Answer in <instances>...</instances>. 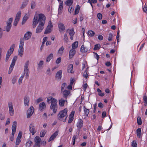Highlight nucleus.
<instances>
[{"instance_id":"f257e3e1","label":"nucleus","mask_w":147,"mask_h":147,"mask_svg":"<svg viewBox=\"0 0 147 147\" xmlns=\"http://www.w3.org/2000/svg\"><path fill=\"white\" fill-rule=\"evenodd\" d=\"M38 16L36 15L34 16L33 21V24L36 25L39 22V25H44L46 20L45 16L42 14H40L38 15Z\"/></svg>"},{"instance_id":"f03ea898","label":"nucleus","mask_w":147,"mask_h":147,"mask_svg":"<svg viewBox=\"0 0 147 147\" xmlns=\"http://www.w3.org/2000/svg\"><path fill=\"white\" fill-rule=\"evenodd\" d=\"M24 44V39L21 38L20 39V44L18 49V55H20L21 57H22L24 53L23 46Z\"/></svg>"},{"instance_id":"7ed1b4c3","label":"nucleus","mask_w":147,"mask_h":147,"mask_svg":"<svg viewBox=\"0 0 147 147\" xmlns=\"http://www.w3.org/2000/svg\"><path fill=\"white\" fill-rule=\"evenodd\" d=\"M29 61H27L25 63L24 66L23 75L26 79H28L29 74V71L28 69Z\"/></svg>"},{"instance_id":"20e7f679","label":"nucleus","mask_w":147,"mask_h":147,"mask_svg":"<svg viewBox=\"0 0 147 147\" xmlns=\"http://www.w3.org/2000/svg\"><path fill=\"white\" fill-rule=\"evenodd\" d=\"M17 125L16 121H14L13 122L12 127V131L11 135L10 137V139L12 142L13 140L14 139V135L16 131Z\"/></svg>"},{"instance_id":"39448f33","label":"nucleus","mask_w":147,"mask_h":147,"mask_svg":"<svg viewBox=\"0 0 147 147\" xmlns=\"http://www.w3.org/2000/svg\"><path fill=\"white\" fill-rule=\"evenodd\" d=\"M67 109L66 108H65L64 110L60 111L58 115V119L60 121H62V118L67 115Z\"/></svg>"},{"instance_id":"423d86ee","label":"nucleus","mask_w":147,"mask_h":147,"mask_svg":"<svg viewBox=\"0 0 147 147\" xmlns=\"http://www.w3.org/2000/svg\"><path fill=\"white\" fill-rule=\"evenodd\" d=\"M57 102V100L55 101H54L51 103L50 107V109L53 110V112L55 114L56 113L58 108Z\"/></svg>"},{"instance_id":"0eeeda50","label":"nucleus","mask_w":147,"mask_h":147,"mask_svg":"<svg viewBox=\"0 0 147 147\" xmlns=\"http://www.w3.org/2000/svg\"><path fill=\"white\" fill-rule=\"evenodd\" d=\"M13 20V18H9L8 21L7 22V26L5 27V29L7 32H9L11 27V23Z\"/></svg>"},{"instance_id":"6e6552de","label":"nucleus","mask_w":147,"mask_h":147,"mask_svg":"<svg viewBox=\"0 0 147 147\" xmlns=\"http://www.w3.org/2000/svg\"><path fill=\"white\" fill-rule=\"evenodd\" d=\"M34 109L32 106H31L27 111V117L28 118H30L33 113Z\"/></svg>"},{"instance_id":"1a4fd4ad","label":"nucleus","mask_w":147,"mask_h":147,"mask_svg":"<svg viewBox=\"0 0 147 147\" xmlns=\"http://www.w3.org/2000/svg\"><path fill=\"white\" fill-rule=\"evenodd\" d=\"M53 26L51 21H49L48 25L44 32V34H47L50 33L51 28Z\"/></svg>"},{"instance_id":"9d476101","label":"nucleus","mask_w":147,"mask_h":147,"mask_svg":"<svg viewBox=\"0 0 147 147\" xmlns=\"http://www.w3.org/2000/svg\"><path fill=\"white\" fill-rule=\"evenodd\" d=\"M8 106L9 113L11 116H13L14 115V110L12 102H9L8 103Z\"/></svg>"},{"instance_id":"9b49d317","label":"nucleus","mask_w":147,"mask_h":147,"mask_svg":"<svg viewBox=\"0 0 147 147\" xmlns=\"http://www.w3.org/2000/svg\"><path fill=\"white\" fill-rule=\"evenodd\" d=\"M29 130L30 133L32 134V135H33L36 132V131H34L35 130V128L34 124L33 123H31L30 124L29 126Z\"/></svg>"},{"instance_id":"f8f14e48","label":"nucleus","mask_w":147,"mask_h":147,"mask_svg":"<svg viewBox=\"0 0 147 147\" xmlns=\"http://www.w3.org/2000/svg\"><path fill=\"white\" fill-rule=\"evenodd\" d=\"M73 28H72L71 29H68L67 31H68V32L70 36V39L72 40L73 38V36L74 35L75 32L74 31Z\"/></svg>"},{"instance_id":"ddd939ff","label":"nucleus","mask_w":147,"mask_h":147,"mask_svg":"<svg viewBox=\"0 0 147 147\" xmlns=\"http://www.w3.org/2000/svg\"><path fill=\"white\" fill-rule=\"evenodd\" d=\"M58 25L59 30L60 32L63 31L65 30V27L63 24L61 22H59L58 23Z\"/></svg>"},{"instance_id":"4468645a","label":"nucleus","mask_w":147,"mask_h":147,"mask_svg":"<svg viewBox=\"0 0 147 147\" xmlns=\"http://www.w3.org/2000/svg\"><path fill=\"white\" fill-rule=\"evenodd\" d=\"M32 35V33L30 32H27L24 35V39L27 40L29 39Z\"/></svg>"},{"instance_id":"2eb2a0df","label":"nucleus","mask_w":147,"mask_h":147,"mask_svg":"<svg viewBox=\"0 0 147 147\" xmlns=\"http://www.w3.org/2000/svg\"><path fill=\"white\" fill-rule=\"evenodd\" d=\"M62 71L61 70L58 71L56 73L55 78L58 80H60L62 77Z\"/></svg>"},{"instance_id":"dca6fc26","label":"nucleus","mask_w":147,"mask_h":147,"mask_svg":"<svg viewBox=\"0 0 147 147\" xmlns=\"http://www.w3.org/2000/svg\"><path fill=\"white\" fill-rule=\"evenodd\" d=\"M58 131H56L51 136L48 140V142H50L51 141L53 140L58 135Z\"/></svg>"},{"instance_id":"f3484780","label":"nucleus","mask_w":147,"mask_h":147,"mask_svg":"<svg viewBox=\"0 0 147 147\" xmlns=\"http://www.w3.org/2000/svg\"><path fill=\"white\" fill-rule=\"evenodd\" d=\"M24 104L25 106H28L29 104L30 99L27 96H25L24 98Z\"/></svg>"},{"instance_id":"a211bd4d","label":"nucleus","mask_w":147,"mask_h":147,"mask_svg":"<svg viewBox=\"0 0 147 147\" xmlns=\"http://www.w3.org/2000/svg\"><path fill=\"white\" fill-rule=\"evenodd\" d=\"M44 26L39 25L36 29V33H39L44 28Z\"/></svg>"},{"instance_id":"6ab92c4d","label":"nucleus","mask_w":147,"mask_h":147,"mask_svg":"<svg viewBox=\"0 0 147 147\" xmlns=\"http://www.w3.org/2000/svg\"><path fill=\"white\" fill-rule=\"evenodd\" d=\"M76 53V51L74 49H71L69 53V58L71 59L72 58Z\"/></svg>"},{"instance_id":"aec40b11","label":"nucleus","mask_w":147,"mask_h":147,"mask_svg":"<svg viewBox=\"0 0 147 147\" xmlns=\"http://www.w3.org/2000/svg\"><path fill=\"white\" fill-rule=\"evenodd\" d=\"M35 142L36 145H40V143L41 141L40 138L38 136H36L35 138Z\"/></svg>"},{"instance_id":"412c9836","label":"nucleus","mask_w":147,"mask_h":147,"mask_svg":"<svg viewBox=\"0 0 147 147\" xmlns=\"http://www.w3.org/2000/svg\"><path fill=\"white\" fill-rule=\"evenodd\" d=\"M73 65L72 64H69L68 66V68L67 69V71L68 73L69 72L73 74L74 73V71L73 70Z\"/></svg>"},{"instance_id":"4be33fe9","label":"nucleus","mask_w":147,"mask_h":147,"mask_svg":"<svg viewBox=\"0 0 147 147\" xmlns=\"http://www.w3.org/2000/svg\"><path fill=\"white\" fill-rule=\"evenodd\" d=\"M70 93V92L69 90H65L63 92V96L65 98H66L68 96Z\"/></svg>"},{"instance_id":"5701e85b","label":"nucleus","mask_w":147,"mask_h":147,"mask_svg":"<svg viewBox=\"0 0 147 147\" xmlns=\"http://www.w3.org/2000/svg\"><path fill=\"white\" fill-rule=\"evenodd\" d=\"M77 126L78 128V129L80 130L81 127L83 126V121L82 120L79 121L77 124Z\"/></svg>"},{"instance_id":"b1692460","label":"nucleus","mask_w":147,"mask_h":147,"mask_svg":"<svg viewBox=\"0 0 147 147\" xmlns=\"http://www.w3.org/2000/svg\"><path fill=\"white\" fill-rule=\"evenodd\" d=\"M46 107V105L44 102H42L40 103L39 106V109L40 110L42 111L44 108Z\"/></svg>"},{"instance_id":"393cba45","label":"nucleus","mask_w":147,"mask_h":147,"mask_svg":"<svg viewBox=\"0 0 147 147\" xmlns=\"http://www.w3.org/2000/svg\"><path fill=\"white\" fill-rule=\"evenodd\" d=\"M136 134L138 138H140L141 136V128H138L136 130Z\"/></svg>"},{"instance_id":"a878e982","label":"nucleus","mask_w":147,"mask_h":147,"mask_svg":"<svg viewBox=\"0 0 147 147\" xmlns=\"http://www.w3.org/2000/svg\"><path fill=\"white\" fill-rule=\"evenodd\" d=\"M57 100L54 98L52 97L51 96H50L47 98V102L49 103L51 101V103L52 102H53L54 101H55Z\"/></svg>"},{"instance_id":"bb28decb","label":"nucleus","mask_w":147,"mask_h":147,"mask_svg":"<svg viewBox=\"0 0 147 147\" xmlns=\"http://www.w3.org/2000/svg\"><path fill=\"white\" fill-rule=\"evenodd\" d=\"M59 104L60 106L63 107L64 105L65 100L64 99L61 98L59 100Z\"/></svg>"},{"instance_id":"cd10ccee","label":"nucleus","mask_w":147,"mask_h":147,"mask_svg":"<svg viewBox=\"0 0 147 147\" xmlns=\"http://www.w3.org/2000/svg\"><path fill=\"white\" fill-rule=\"evenodd\" d=\"M53 55L52 53H51L47 57L46 61L47 62H49L53 58Z\"/></svg>"},{"instance_id":"c85d7f7f","label":"nucleus","mask_w":147,"mask_h":147,"mask_svg":"<svg viewBox=\"0 0 147 147\" xmlns=\"http://www.w3.org/2000/svg\"><path fill=\"white\" fill-rule=\"evenodd\" d=\"M13 53H11L9 51H7V53L6 55V57L5 59V61L6 62L7 61L9 58V57Z\"/></svg>"},{"instance_id":"c756f323","label":"nucleus","mask_w":147,"mask_h":147,"mask_svg":"<svg viewBox=\"0 0 147 147\" xmlns=\"http://www.w3.org/2000/svg\"><path fill=\"white\" fill-rule=\"evenodd\" d=\"M78 41H76L74 43H73L72 45V49H74L76 48L78 46Z\"/></svg>"},{"instance_id":"7c9ffc66","label":"nucleus","mask_w":147,"mask_h":147,"mask_svg":"<svg viewBox=\"0 0 147 147\" xmlns=\"http://www.w3.org/2000/svg\"><path fill=\"white\" fill-rule=\"evenodd\" d=\"M73 3L72 0H67L65 2V5L68 6H70Z\"/></svg>"},{"instance_id":"2f4dec72","label":"nucleus","mask_w":147,"mask_h":147,"mask_svg":"<svg viewBox=\"0 0 147 147\" xmlns=\"http://www.w3.org/2000/svg\"><path fill=\"white\" fill-rule=\"evenodd\" d=\"M17 56H15L13 57V58L12 60V63H11V65H12V66H14L15 65V63H16V60H17Z\"/></svg>"},{"instance_id":"473e14b6","label":"nucleus","mask_w":147,"mask_h":147,"mask_svg":"<svg viewBox=\"0 0 147 147\" xmlns=\"http://www.w3.org/2000/svg\"><path fill=\"white\" fill-rule=\"evenodd\" d=\"M28 2V0H25L23 3L22 4L20 8L21 9L24 8L27 5Z\"/></svg>"},{"instance_id":"72a5a7b5","label":"nucleus","mask_w":147,"mask_h":147,"mask_svg":"<svg viewBox=\"0 0 147 147\" xmlns=\"http://www.w3.org/2000/svg\"><path fill=\"white\" fill-rule=\"evenodd\" d=\"M84 115L86 116H88L89 112V110L86 109L84 106Z\"/></svg>"},{"instance_id":"f704fd0d","label":"nucleus","mask_w":147,"mask_h":147,"mask_svg":"<svg viewBox=\"0 0 147 147\" xmlns=\"http://www.w3.org/2000/svg\"><path fill=\"white\" fill-rule=\"evenodd\" d=\"M80 6L79 5H77L76 7L75 12L74 15H76L78 13L80 10Z\"/></svg>"},{"instance_id":"c9c22d12","label":"nucleus","mask_w":147,"mask_h":147,"mask_svg":"<svg viewBox=\"0 0 147 147\" xmlns=\"http://www.w3.org/2000/svg\"><path fill=\"white\" fill-rule=\"evenodd\" d=\"M88 34L90 36L92 37L94 35L95 32L94 31L90 30L88 31Z\"/></svg>"},{"instance_id":"e433bc0d","label":"nucleus","mask_w":147,"mask_h":147,"mask_svg":"<svg viewBox=\"0 0 147 147\" xmlns=\"http://www.w3.org/2000/svg\"><path fill=\"white\" fill-rule=\"evenodd\" d=\"M44 62L43 61H40L38 64V69H41L42 68V66L43 65Z\"/></svg>"},{"instance_id":"4c0bfd02","label":"nucleus","mask_w":147,"mask_h":147,"mask_svg":"<svg viewBox=\"0 0 147 147\" xmlns=\"http://www.w3.org/2000/svg\"><path fill=\"white\" fill-rule=\"evenodd\" d=\"M137 123L138 125H140L142 124V121L141 118L140 117L138 116L137 118Z\"/></svg>"},{"instance_id":"58836bf2","label":"nucleus","mask_w":147,"mask_h":147,"mask_svg":"<svg viewBox=\"0 0 147 147\" xmlns=\"http://www.w3.org/2000/svg\"><path fill=\"white\" fill-rule=\"evenodd\" d=\"M21 14V11H19L17 13L16 17L15 19L20 20Z\"/></svg>"},{"instance_id":"ea45409f","label":"nucleus","mask_w":147,"mask_h":147,"mask_svg":"<svg viewBox=\"0 0 147 147\" xmlns=\"http://www.w3.org/2000/svg\"><path fill=\"white\" fill-rule=\"evenodd\" d=\"M14 47L15 45L13 44L11 45L10 47V49H9L8 51H9L11 53H13L14 51Z\"/></svg>"},{"instance_id":"a19ab883","label":"nucleus","mask_w":147,"mask_h":147,"mask_svg":"<svg viewBox=\"0 0 147 147\" xmlns=\"http://www.w3.org/2000/svg\"><path fill=\"white\" fill-rule=\"evenodd\" d=\"M64 48L63 46H62L59 50L58 53L62 55L63 52Z\"/></svg>"},{"instance_id":"79ce46f5","label":"nucleus","mask_w":147,"mask_h":147,"mask_svg":"<svg viewBox=\"0 0 147 147\" xmlns=\"http://www.w3.org/2000/svg\"><path fill=\"white\" fill-rule=\"evenodd\" d=\"M28 18L27 16H24L22 19V25H23L25 23L26 21L27 20Z\"/></svg>"},{"instance_id":"37998d69","label":"nucleus","mask_w":147,"mask_h":147,"mask_svg":"<svg viewBox=\"0 0 147 147\" xmlns=\"http://www.w3.org/2000/svg\"><path fill=\"white\" fill-rule=\"evenodd\" d=\"M32 144V142L31 141L29 140L26 142V147H30Z\"/></svg>"},{"instance_id":"c03bdc74","label":"nucleus","mask_w":147,"mask_h":147,"mask_svg":"<svg viewBox=\"0 0 147 147\" xmlns=\"http://www.w3.org/2000/svg\"><path fill=\"white\" fill-rule=\"evenodd\" d=\"M31 7L32 9H34L35 8L36 6V4L35 2L34 1H32L31 3Z\"/></svg>"},{"instance_id":"a18cd8bd","label":"nucleus","mask_w":147,"mask_h":147,"mask_svg":"<svg viewBox=\"0 0 147 147\" xmlns=\"http://www.w3.org/2000/svg\"><path fill=\"white\" fill-rule=\"evenodd\" d=\"M86 135H85V134L83 136V139H86L88 137L89 134H90L89 132L88 131H86V133H85Z\"/></svg>"},{"instance_id":"49530a36","label":"nucleus","mask_w":147,"mask_h":147,"mask_svg":"<svg viewBox=\"0 0 147 147\" xmlns=\"http://www.w3.org/2000/svg\"><path fill=\"white\" fill-rule=\"evenodd\" d=\"M46 131H41L40 134V136L41 137H43L44 136Z\"/></svg>"},{"instance_id":"de8ad7c7","label":"nucleus","mask_w":147,"mask_h":147,"mask_svg":"<svg viewBox=\"0 0 147 147\" xmlns=\"http://www.w3.org/2000/svg\"><path fill=\"white\" fill-rule=\"evenodd\" d=\"M131 146L132 147H137V144L136 141L134 140L132 142Z\"/></svg>"},{"instance_id":"09e8293b","label":"nucleus","mask_w":147,"mask_h":147,"mask_svg":"<svg viewBox=\"0 0 147 147\" xmlns=\"http://www.w3.org/2000/svg\"><path fill=\"white\" fill-rule=\"evenodd\" d=\"M63 39L65 42H67L68 40V38L66 34H65Z\"/></svg>"},{"instance_id":"8fccbe9b","label":"nucleus","mask_w":147,"mask_h":147,"mask_svg":"<svg viewBox=\"0 0 147 147\" xmlns=\"http://www.w3.org/2000/svg\"><path fill=\"white\" fill-rule=\"evenodd\" d=\"M94 57L95 58L98 60L100 58L99 55L96 53L94 52Z\"/></svg>"},{"instance_id":"3c124183","label":"nucleus","mask_w":147,"mask_h":147,"mask_svg":"<svg viewBox=\"0 0 147 147\" xmlns=\"http://www.w3.org/2000/svg\"><path fill=\"white\" fill-rule=\"evenodd\" d=\"M21 139H20L19 138H17L16 142V145H17L19 144L21 141Z\"/></svg>"},{"instance_id":"603ef678","label":"nucleus","mask_w":147,"mask_h":147,"mask_svg":"<svg viewBox=\"0 0 147 147\" xmlns=\"http://www.w3.org/2000/svg\"><path fill=\"white\" fill-rule=\"evenodd\" d=\"M61 61V58L59 57L58 58L56 61L55 62L57 64H58Z\"/></svg>"},{"instance_id":"864d4df0","label":"nucleus","mask_w":147,"mask_h":147,"mask_svg":"<svg viewBox=\"0 0 147 147\" xmlns=\"http://www.w3.org/2000/svg\"><path fill=\"white\" fill-rule=\"evenodd\" d=\"M113 37V34H112L110 33L109 34V38H108V40L109 41H111L112 40V38Z\"/></svg>"},{"instance_id":"5fc2aeb1","label":"nucleus","mask_w":147,"mask_h":147,"mask_svg":"<svg viewBox=\"0 0 147 147\" xmlns=\"http://www.w3.org/2000/svg\"><path fill=\"white\" fill-rule=\"evenodd\" d=\"M100 46V45L99 44H96L94 46V50H96L97 49H99L100 48L99 46Z\"/></svg>"},{"instance_id":"6e6d98bb","label":"nucleus","mask_w":147,"mask_h":147,"mask_svg":"<svg viewBox=\"0 0 147 147\" xmlns=\"http://www.w3.org/2000/svg\"><path fill=\"white\" fill-rule=\"evenodd\" d=\"M24 75H23L22 76H21V77L20 78H19V81H18L19 83V84H20L21 83H22V80L24 78Z\"/></svg>"},{"instance_id":"4d7b16f0","label":"nucleus","mask_w":147,"mask_h":147,"mask_svg":"<svg viewBox=\"0 0 147 147\" xmlns=\"http://www.w3.org/2000/svg\"><path fill=\"white\" fill-rule=\"evenodd\" d=\"M14 66L10 65L8 72V73L9 74H10L11 73L12 71L13 70Z\"/></svg>"},{"instance_id":"13d9d810","label":"nucleus","mask_w":147,"mask_h":147,"mask_svg":"<svg viewBox=\"0 0 147 147\" xmlns=\"http://www.w3.org/2000/svg\"><path fill=\"white\" fill-rule=\"evenodd\" d=\"M97 16L99 20H101L102 18V15L101 13H98L97 14Z\"/></svg>"},{"instance_id":"bf43d9fd","label":"nucleus","mask_w":147,"mask_h":147,"mask_svg":"<svg viewBox=\"0 0 147 147\" xmlns=\"http://www.w3.org/2000/svg\"><path fill=\"white\" fill-rule=\"evenodd\" d=\"M19 20L15 19V20L13 22V25L15 26H16L17 25Z\"/></svg>"},{"instance_id":"052dcab7","label":"nucleus","mask_w":147,"mask_h":147,"mask_svg":"<svg viewBox=\"0 0 147 147\" xmlns=\"http://www.w3.org/2000/svg\"><path fill=\"white\" fill-rule=\"evenodd\" d=\"M83 77L86 78H88V76L87 74V73L86 71H84L83 74Z\"/></svg>"},{"instance_id":"680f3d73","label":"nucleus","mask_w":147,"mask_h":147,"mask_svg":"<svg viewBox=\"0 0 147 147\" xmlns=\"http://www.w3.org/2000/svg\"><path fill=\"white\" fill-rule=\"evenodd\" d=\"M75 111H73L71 112V114L69 115V117H74V116L75 113Z\"/></svg>"},{"instance_id":"e2e57ef3","label":"nucleus","mask_w":147,"mask_h":147,"mask_svg":"<svg viewBox=\"0 0 147 147\" xmlns=\"http://www.w3.org/2000/svg\"><path fill=\"white\" fill-rule=\"evenodd\" d=\"M66 85V83H63L62 84L61 86V92L63 91V90L64 89V88Z\"/></svg>"},{"instance_id":"0e129e2a","label":"nucleus","mask_w":147,"mask_h":147,"mask_svg":"<svg viewBox=\"0 0 147 147\" xmlns=\"http://www.w3.org/2000/svg\"><path fill=\"white\" fill-rule=\"evenodd\" d=\"M98 38L99 40H101L103 39V36L102 35H98Z\"/></svg>"},{"instance_id":"69168bd1","label":"nucleus","mask_w":147,"mask_h":147,"mask_svg":"<svg viewBox=\"0 0 147 147\" xmlns=\"http://www.w3.org/2000/svg\"><path fill=\"white\" fill-rule=\"evenodd\" d=\"M143 100L144 101L145 103L146 104H147V97L146 95L144 96L143 97Z\"/></svg>"},{"instance_id":"338daca9","label":"nucleus","mask_w":147,"mask_h":147,"mask_svg":"<svg viewBox=\"0 0 147 147\" xmlns=\"http://www.w3.org/2000/svg\"><path fill=\"white\" fill-rule=\"evenodd\" d=\"M88 87V86L87 84L86 83L84 84L83 85V90H84V91H85Z\"/></svg>"},{"instance_id":"774afa93","label":"nucleus","mask_w":147,"mask_h":147,"mask_svg":"<svg viewBox=\"0 0 147 147\" xmlns=\"http://www.w3.org/2000/svg\"><path fill=\"white\" fill-rule=\"evenodd\" d=\"M143 11L146 13H147V6H145L143 8Z\"/></svg>"}]
</instances>
